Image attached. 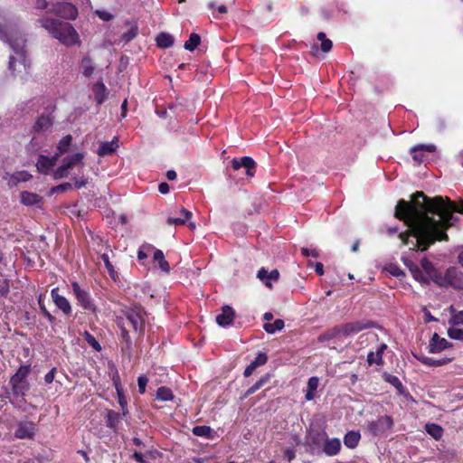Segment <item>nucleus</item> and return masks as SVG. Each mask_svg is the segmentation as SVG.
Returning a JSON list of instances; mask_svg holds the SVG:
<instances>
[{
    "instance_id": "a878e982",
    "label": "nucleus",
    "mask_w": 463,
    "mask_h": 463,
    "mask_svg": "<svg viewBox=\"0 0 463 463\" xmlns=\"http://www.w3.org/2000/svg\"><path fill=\"white\" fill-rule=\"evenodd\" d=\"M417 359L425 365L428 366H440L446 364L451 361V358L435 359L425 355L417 356Z\"/></svg>"
},
{
    "instance_id": "412c9836",
    "label": "nucleus",
    "mask_w": 463,
    "mask_h": 463,
    "mask_svg": "<svg viewBox=\"0 0 463 463\" xmlns=\"http://www.w3.org/2000/svg\"><path fill=\"white\" fill-rule=\"evenodd\" d=\"M387 348V345L385 344H382L375 352H370L367 355V362L370 365L377 364V365H383V354L384 350Z\"/></svg>"
},
{
    "instance_id": "a211bd4d",
    "label": "nucleus",
    "mask_w": 463,
    "mask_h": 463,
    "mask_svg": "<svg viewBox=\"0 0 463 463\" xmlns=\"http://www.w3.org/2000/svg\"><path fill=\"white\" fill-rule=\"evenodd\" d=\"M257 277L265 284V286L271 288V282L279 279V273L277 269H273L269 272L262 268L258 271Z\"/></svg>"
},
{
    "instance_id": "7ed1b4c3",
    "label": "nucleus",
    "mask_w": 463,
    "mask_h": 463,
    "mask_svg": "<svg viewBox=\"0 0 463 463\" xmlns=\"http://www.w3.org/2000/svg\"><path fill=\"white\" fill-rule=\"evenodd\" d=\"M37 23L52 37L59 40L66 46H71L79 43V34L73 26L67 22L43 17L39 18Z\"/></svg>"
},
{
    "instance_id": "a19ab883",
    "label": "nucleus",
    "mask_w": 463,
    "mask_h": 463,
    "mask_svg": "<svg viewBox=\"0 0 463 463\" xmlns=\"http://www.w3.org/2000/svg\"><path fill=\"white\" fill-rule=\"evenodd\" d=\"M30 372L29 366H21L14 375L11 378V382L25 381Z\"/></svg>"
},
{
    "instance_id": "6ab92c4d",
    "label": "nucleus",
    "mask_w": 463,
    "mask_h": 463,
    "mask_svg": "<svg viewBox=\"0 0 463 463\" xmlns=\"http://www.w3.org/2000/svg\"><path fill=\"white\" fill-rule=\"evenodd\" d=\"M43 200L39 194L28 191H24L20 194V202L25 206H33L39 204Z\"/></svg>"
},
{
    "instance_id": "f3484780",
    "label": "nucleus",
    "mask_w": 463,
    "mask_h": 463,
    "mask_svg": "<svg viewBox=\"0 0 463 463\" xmlns=\"http://www.w3.org/2000/svg\"><path fill=\"white\" fill-rule=\"evenodd\" d=\"M52 298L54 304L59 307L65 315L71 313V307L66 298L59 295L58 288H53L51 292Z\"/></svg>"
},
{
    "instance_id": "ddd939ff",
    "label": "nucleus",
    "mask_w": 463,
    "mask_h": 463,
    "mask_svg": "<svg viewBox=\"0 0 463 463\" xmlns=\"http://www.w3.org/2000/svg\"><path fill=\"white\" fill-rule=\"evenodd\" d=\"M32 175L27 171H17L14 174L6 173L4 179L7 181L10 187L17 185L21 182H27L32 179Z\"/></svg>"
},
{
    "instance_id": "603ef678",
    "label": "nucleus",
    "mask_w": 463,
    "mask_h": 463,
    "mask_svg": "<svg viewBox=\"0 0 463 463\" xmlns=\"http://www.w3.org/2000/svg\"><path fill=\"white\" fill-rule=\"evenodd\" d=\"M434 281L436 284H438L440 287H449L446 273L444 275L436 276V278L434 279Z\"/></svg>"
},
{
    "instance_id": "aec40b11",
    "label": "nucleus",
    "mask_w": 463,
    "mask_h": 463,
    "mask_svg": "<svg viewBox=\"0 0 463 463\" xmlns=\"http://www.w3.org/2000/svg\"><path fill=\"white\" fill-rule=\"evenodd\" d=\"M92 91L97 104H102L107 99L108 90L101 80L93 85Z\"/></svg>"
},
{
    "instance_id": "c756f323",
    "label": "nucleus",
    "mask_w": 463,
    "mask_h": 463,
    "mask_svg": "<svg viewBox=\"0 0 463 463\" xmlns=\"http://www.w3.org/2000/svg\"><path fill=\"white\" fill-rule=\"evenodd\" d=\"M270 379V375L269 373L261 376L251 387H250L247 392L244 394V397H247L255 392H257L259 389L263 387Z\"/></svg>"
},
{
    "instance_id": "49530a36",
    "label": "nucleus",
    "mask_w": 463,
    "mask_h": 463,
    "mask_svg": "<svg viewBox=\"0 0 463 463\" xmlns=\"http://www.w3.org/2000/svg\"><path fill=\"white\" fill-rule=\"evenodd\" d=\"M121 335H122V338H123V341H124V345L122 346V349L126 350V351H130V349H131V339H130L128 332L127 331L126 328H122L121 329Z\"/></svg>"
},
{
    "instance_id": "ea45409f",
    "label": "nucleus",
    "mask_w": 463,
    "mask_h": 463,
    "mask_svg": "<svg viewBox=\"0 0 463 463\" xmlns=\"http://www.w3.org/2000/svg\"><path fill=\"white\" fill-rule=\"evenodd\" d=\"M340 336H341V334H340L338 326H335L333 328L326 331L325 334L321 335L318 337V340L320 342H323V341L330 340V339H333L335 337H340Z\"/></svg>"
},
{
    "instance_id": "3c124183",
    "label": "nucleus",
    "mask_w": 463,
    "mask_h": 463,
    "mask_svg": "<svg viewBox=\"0 0 463 463\" xmlns=\"http://www.w3.org/2000/svg\"><path fill=\"white\" fill-rule=\"evenodd\" d=\"M187 222L184 217H168L166 222L168 225H183Z\"/></svg>"
},
{
    "instance_id": "bf43d9fd",
    "label": "nucleus",
    "mask_w": 463,
    "mask_h": 463,
    "mask_svg": "<svg viewBox=\"0 0 463 463\" xmlns=\"http://www.w3.org/2000/svg\"><path fill=\"white\" fill-rule=\"evenodd\" d=\"M332 46H333L332 41L329 39H326V41H323L321 43V50L324 52H329L331 50Z\"/></svg>"
},
{
    "instance_id": "37998d69",
    "label": "nucleus",
    "mask_w": 463,
    "mask_h": 463,
    "mask_svg": "<svg viewBox=\"0 0 463 463\" xmlns=\"http://www.w3.org/2000/svg\"><path fill=\"white\" fill-rule=\"evenodd\" d=\"M119 420V414L113 411H109L107 415V426L115 429Z\"/></svg>"
},
{
    "instance_id": "f257e3e1",
    "label": "nucleus",
    "mask_w": 463,
    "mask_h": 463,
    "mask_svg": "<svg viewBox=\"0 0 463 463\" xmlns=\"http://www.w3.org/2000/svg\"><path fill=\"white\" fill-rule=\"evenodd\" d=\"M453 213L463 214V203L458 206L448 197L430 198L422 192L411 195V201L400 200L395 207L394 216L409 227L407 232L399 234L403 244L409 238H415L413 249L428 250L437 241H449L447 231L457 221Z\"/></svg>"
},
{
    "instance_id": "b1692460",
    "label": "nucleus",
    "mask_w": 463,
    "mask_h": 463,
    "mask_svg": "<svg viewBox=\"0 0 463 463\" xmlns=\"http://www.w3.org/2000/svg\"><path fill=\"white\" fill-rule=\"evenodd\" d=\"M84 156H85L84 153H76L72 156H66L62 160V165L69 170L73 168L77 165L83 166L84 165V163H83Z\"/></svg>"
},
{
    "instance_id": "f704fd0d",
    "label": "nucleus",
    "mask_w": 463,
    "mask_h": 463,
    "mask_svg": "<svg viewBox=\"0 0 463 463\" xmlns=\"http://www.w3.org/2000/svg\"><path fill=\"white\" fill-rule=\"evenodd\" d=\"M213 430L209 426L205 425L196 426L193 429V433L195 436L199 437H205L211 439L213 438Z\"/></svg>"
},
{
    "instance_id": "c9c22d12",
    "label": "nucleus",
    "mask_w": 463,
    "mask_h": 463,
    "mask_svg": "<svg viewBox=\"0 0 463 463\" xmlns=\"http://www.w3.org/2000/svg\"><path fill=\"white\" fill-rule=\"evenodd\" d=\"M263 327L267 333L274 334L284 327V321L281 319H276L273 323H266Z\"/></svg>"
},
{
    "instance_id": "9b49d317",
    "label": "nucleus",
    "mask_w": 463,
    "mask_h": 463,
    "mask_svg": "<svg viewBox=\"0 0 463 463\" xmlns=\"http://www.w3.org/2000/svg\"><path fill=\"white\" fill-rule=\"evenodd\" d=\"M449 287L456 289L463 288V272L457 268H449L446 271Z\"/></svg>"
},
{
    "instance_id": "1a4fd4ad",
    "label": "nucleus",
    "mask_w": 463,
    "mask_h": 463,
    "mask_svg": "<svg viewBox=\"0 0 463 463\" xmlns=\"http://www.w3.org/2000/svg\"><path fill=\"white\" fill-rule=\"evenodd\" d=\"M372 326L371 323L364 321L349 322L338 326L341 336H349L350 335L357 334L366 328Z\"/></svg>"
},
{
    "instance_id": "39448f33",
    "label": "nucleus",
    "mask_w": 463,
    "mask_h": 463,
    "mask_svg": "<svg viewBox=\"0 0 463 463\" xmlns=\"http://www.w3.org/2000/svg\"><path fill=\"white\" fill-rule=\"evenodd\" d=\"M146 311L141 307H135L125 311L127 321L137 332H142L145 326Z\"/></svg>"
},
{
    "instance_id": "052dcab7",
    "label": "nucleus",
    "mask_w": 463,
    "mask_h": 463,
    "mask_svg": "<svg viewBox=\"0 0 463 463\" xmlns=\"http://www.w3.org/2000/svg\"><path fill=\"white\" fill-rule=\"evenodd\" d=\"M71 188V184L64 183L52 189L53 192H64Z\"/></svg>"
},
{
    "instance_id": "8fccbe9b",
    "label": "nucleus",
    "mask_w": 463,
    "mask_h": 463,
    "mask_svg": "<svg viewBox=\"0 0 463 463\" xmlns=\"http://www.w3.org/2000/svg\"><path fill=\"white\" fill-rule=\"evenodd\" d=\"M268 356L264 353H259L257 357L251 362L256 367L263 365L267 363Z\"/></svg>"
},
{
    "instance_id": "09e8293b",
    "label": "nucleus",
    "mask_w": 463,
    "mask_h": 463,
    "mask_svg": "<svg viewBox=\"0 0 463 463\" xmlns=\"http://www.w3.org/2000/svg\"><path fill=\"white\" fill-rule=\"evenodd\" d=\"M10 291L9 280L0 279V296L6 298Z\"/></svg>"
},
{
    "instance_id": "58836bf2",
    "label": "nucleus",
    "mask_w": 463,
    "mask_h": 463,
    "mask_svg": "<svg viewBox=\"0 0 463 463\" xmlns=\"http://www.w3.org/2000/svg\"><path fill=\"white\" fill-rule=\"evenodd\" d=\"M174 398L172 391L167 387H160L156 392V399L160 401H171Z\"/></svg>"
},
{
    "instance_id": "0eeeda50",
    "label": "nucleus",
    "mask_w": 463,
    "mask_h": 463,
    "mask_svg": "<svg viewBox=\"0 0 463 463\" xmlns=\"http://www.w3.org/2000/svg\"><path fill=\"white\" fill-rule=\"evenodd\" d=\"M392 424L393 421L392 417L384 415L379 417L376 420L369 421L367 424V429L373 435L379 436L392 428Z\"/></svg>"
},
{
    "instance_id": "680f3d73",
    "label": "nucleus",
    "mask_w": 463,
    "mask_h": 463,
    "mask_svg": "<svg viewBox=\"0 0 463 463\" xmlns=\"http://www.w3.org/2000/svg\"><path fill=\"white\" fill-rule=\"evenodd\" d=\"M55 376V368H52L50 372H48L44 376V381L46 383H52L54 380Z\"/></svg>"
},
{
    "instance_id": "4468645a",
    "label": "nucleus",
    "mask_w": 463,
    "mask_h": 463,
    "mask_svg": "<svg viewBox=\"0 0 463 463\" xmlns=\"http://www.w3.org/2000/svg\"><path fill=\"white\" fill-rule=\"evenodd\" d=\"M34 424L33 422H19L14 431L17 439H32L34 434Z\"/></svg>"
},
{
    "instance_id": "338daca9",
    "label": "nucleus",
    "mask_w": 463,
    "mask_h": 463,
    "mask_svg": "<svg viewBox=\"0 0 463 463\" xmlns=\"http://www.w3.org/2000/svg\"><path fill=\"white\" fill-rule=\"evenodd\" d=\"M193 213L186 210L185 208L182 207L180 209V217H184V219H186L187 221L191 219Z\"/></svg>"
},
{
    "instance_id": "cd10ccee",
    "label": "nucleus",
    "mask_w": 463,
    "mask_h": 463,
    "mask_svg": "<svg viewBox=\"0 0 463 463\" xmlns=\"http://www.w3.org/2000/svg\"><path fill=\"white\" fill-rule=\"evenodd\" d=\"M127 24L129 25V28L121 36L122 41H124L125 43H128L131 40H133L137 35V31H138L137 22H135V21L128 22Z\"/></svg>"
},
{
    "instance_id": "4be33fe9",
    "label": "nucleus",
    "mask_w": 463,
    "mask_h": 463,
    "mask_svg": "<svg viewBox=\"0 0 463 463\" xmlns=\"http://www.w3.org/2000/svg\"><path fill=\"white\" fill-rule=\"evenodd\" d=\"M118 139L115 137L110 142H100L99 148L97 150V154L99 156H105L112 155L118 148Z\"/></svg>"
},
{
    "instance_id": "6e6552de",
    "label": "nucleus",
    "mask_w": 463,
    "mask_h": 463,
    "mask_svg": "<svg viewBox=\"0 0 463 463\" xmlns=\"http://www.w3.org/2000/svg\"><path fill=\"white\" fill-rule=\"evenodd\" d=\"M255 165V161L250 156L233 158L232 161V166L234 170L238 171L243 168L245 170V175L249 177L254 176Z\"/></svg>"
},
{
    "instance_id": "473e14b6",
    "label": "nucleus",
    "mask_w": 463,
    "mask_h": 463,
    "mask_svg": "<svg viewBox=\"0 0 463 463\" xmlns=\"http://www.w3.org/2000/svg\"><path fill=\"white\" fill-rule=\"evenodd\" d=\"M10 383L12 384L13 393L16 396L24 395L25 392L28 390V383H26V381H10Z\"/></svg>"
},
{
    "instance_id": "bb28decb",
    "label": "nucleus",
    "mask_w": 463,
    "mask_h": 463,
    "mask_svg": "<svg viewBox=\"0 0 463 463\" xmlns=\"http://www.w3.org/2000/svg\"><path fill=\"white\" fill-rule=\"evenodd\" d=\"M450 318L449 320V323L452 326H461L463 325V311H458L454 306H450L448 308Z\"/></svg>"
},
{
    "instance_id": "e2e57ef3",
    "label": "nucleus",
    "mask_w": 463,
    "mask_h": 463,
    "mask_svg": "<svg viewBox=\"0 0 463 463\" xmlns=\"http://www.w3.org/2000/svg\"><path fill=\"white\" fill-rule=\"evenodd\" d=\"M256 366L253 364V363H250L244 370L243 375L245 377L250 376L253 372L256 370Z\"/></svg>"
},
{
    "instance_id": "393cba45",
    "label": "nucleus",
    "mask_w": 463,
    "mask_h": 463,
    "mask_svg": "<svg viewBox=\"0 0 463 463\" xmlns=\"http://www.w3.org/2000/svg\"><path fill=\"white\" fill-rule=\"evenodd\" d=\"M53 123V118L51 115H42L38 118L34 125V130L37 132L47 131L51 128Z\"/></svg>"
},
{
    "instance_id": "20e7f679",
    "label": "nucleus",
    "mask_w": 463,
    "mask_h": 463,
    "mask_svg": "<svg viewBox=\"0 0 463 463\" xmlns=\"http://www.w3.org/2000/svg\"><path fill=\"white\" fill-rule=\"evenodd\" d=\"M35 8L49 9V11L58 13L67 19H75L77 16V9L69 3H59L50 7L47 0H35Z\"/></svg>"
},
{
    "instance_id": "79ce46f5",
    "label": "nucleus",
    "mask_w": 463,
    "mask_h": 463,
    "mask_svg": "<svg viewBox=\"0 0 463 463\" xmlns=\"http://www.w3.org/2000/svg\"><path fill=\"white\" fill-rule=\"evenodd\" d=\"M383 377L385 382L394 386L397 390L400 391L402 388V384L397 376L384 373Z\"/></svg>"
},
{
    "instance_id": "2f4dec72",
    "label": "nucleus",
    "mask_w": 463,
    "mask_h": 463,
    "mask_svg": "<svg viewBox=\"0 0 463 463\" xmlns=\"http://www.w3.org/2000/svg\"><path fill=\"white\" fill-rule=\"evenodd\" d=\"M80 68L85 77L90 78L94 72L95 67L90 57H84L81 60Z\"/></svg>"
},
{
    "instance_id": "a18cd8bd",
    "label": "nucleus",
    "mask_w": 463,
    "mask_h": 463,
    "mask_svg": "<svg viewBox=\"0 0 463 463\" xmlns=\"http://www.w3.org/2000/svg\"><path fill=\"white\" fill-rule=\"evenodd\" d=\"M84 335L86 341L93 349H95L96 351H99L101 349L100 345L92 335H90L89 332H85Z\"/></svg>"
},
{
    "instance_id": "7c9ffc66",
    "label": "nucleus",
    "mask_w": 463,
    "mask_h": 463,
    "mask_svg": "<svg viewBox=\"0 0 463 463\" xmlns=\"http://www.w3.org/2000/svg\"><path fill=\"white\" fill-rule=\"evenodd\" d=\"M156 43L160 48H168L174 43V37L166 33H161L156 37Z\"/></svg>"
},
{
    "instance_id": "423d86ee",
    "label": "nucleus",
    "mask_w": 463,
    "mask_h": 463,
    "mask_svg": "<svg viewBox=\"0 0 463 463\" xmlns=\"http://www.w3.org/2000/svg\"><path fill=\"white\" fill-rule=\"evenodd\" d=\"M71 288L78 304L86 311L95 312L96 307L90 293L82 289L77 282H73Z\"/></svg>"
},
{
    "instance_id": "9d476101",
    "label": "nucleus",
    "mask_w": 463,
    "mask_h": 463,
    "mask_svg": "<svg viewBox=\"0 0 463 463\" xmlns=\"http://www.w3.org/2000/svg\"><path fill=\"white\" fill-rule=\"evenodd\" d=\"M436 150V146L432 144L429 145H417L411 148L410 152L412 156V159L418 163L420 164L425 159L424 153H432Z\"/></svg>"
},
{
    "instance_id": "6e6d98bb",
    "label": "nucleus",
    "mask_w": 463,
    "mask_h": 463,
    "mask_svg": "<svg viewBox=\"0 0 463 463\" xmlns=\"http://www.w3.org/2000/svg\"><path fill=\"white\" fill-rule=\"evenodd\" d=\"M318 383H319V380L317 377H311L308 379V382H307V390H311V391H317V387H318Z\"/></svg>"
},
{
    "instance_id": "4d7b16f0",
    "label": "nucleus",
    "mask_w": 463,
    "mask_h": 463,
    "mask_svg": "<svg viewBox=\"0 0 463 463\" xmlns=\"http://www.w3.org/2000/svg\"><path fill=\"white\" fill-rule=\"evenodd\" d=\"M101 258H102V260L105 263V266H106L108 271L109 272V274L113 275L115 270H114L113 265L109 261V256L107 254H103Z\"/></svg>"
},
{
    "instance_id": "2eb2a0df",
    "label": "nucleus",
    "mask_w": 463,
    "mask_h": 463,
    "mask_svg": "<svg viewBox=\"0 0 463 463\" xmlns=\"http://www.w3.org/2000/svg\"><path fill=\"white\" fill-rule=\"evenodd\" d=\"M235 312L230 306H223L222 313L216 317V322L220 326H230L234 319Z\"/></svg>"
},
{
    "instance_id": "5fc2aeb1",
    "label": "nucleus",
    "mask_w": 463,
    "mask_h": 463,
    "mask_svg": "<svg viewBox=\"0 0 463 463\" xmlns=\"http://www.w3.org/2000/svg\"><path fill=\"white\" fill-rule=\"evenodd\" d=\"M301 252L305 257H313L317 258L319 256V252L317 249H308V248H302Z\"/></svg>"
},
{
    "instance_id": "4c0bfd02",
    "label": "nucleus",
    "mask_w": 463,
    "mask_h": 463,
    "mask_svg": "<svg viewBox=\"0 0 463 463\" xmlns=\"http://www.w3.org/2000/svg\"><path fill=\"white\" fill-rule=\"evenodd\" d=\"M72 141V137L71 135H67L62 137L58 144L59 156L64 154L69 151L70 146Z\"/></svg>"
},
{
    "instance_id": "c85d7f7f",
    "label": "nucleus",
    "mask_w": 463,
    "mask_h": 463,
    "mask_svg": "<svg viewBox=\"0 0 463 463\" xmlns=\"http://www.w3.org/2000/svg\"><path fill=\"white\" fill-rule=\"evenodd\" d=\"M360 438L361 436L359 432L350 431L345 436L344 443L347 448L354 449L357 446Z\"/></svg>"
},
{
    "instance_id": "5701e85b",
    "label": "nucleus",
    "mask_w": 463,
    "mask_h": 463,
    "mask_svg": "<svg viewBox=\"0 0 463 463\" xmlns=\"http://www.w3.org/2000/svg\"><path fill=\"white\" fill-rule=\"evenodd\" d=\"M341 449V442L339 439H326L325 441L323 451L328 456L336 455Z\"/></svg>"
},
{
    "instance_id": "de8ad7c7",
    "label": "nucleus",
    "mask_w": 463,
    "mask_h": 463,
    "mask_svg": "<svg viewBox=\"0 0 463 463\" xmlns=\"http://www.w3.org/2000/svg\"><path fill=\"white\" fill-rule=\"evenodd\" d=\"M69 175V169H67L62 164L53 173L55 179H61L67 177Z\"/></svg>"
},
{
    "instance_id": "13d9d810",
    "label": "nucleus",
    "mask_w": 463,
    "mask_h": 463,
    "mask_svg": "<svg viewBox=\"0 0 463 463\" xmlns=\"http://www.w3.org/2000/svg\"><path fill=\"white\" fill-rule=\"evenodd\" d=\"M96 14L100 19L106 22L110 21L113 18V15L106 11H97Z\"/></svg>"
},
{
    "instance_id": "69168bd1",
    "label": "nucleus",
    "mask_w": 463,
    "mask_h": 463,
    "mask_svg": "<svg viewBox=\"0 0 463 463\" xmlns=\"http://www.w3.org/2000/svg\"><path fill=\"white\" fill-rule=\"evenodd\" d=\"M158 266L161 269V270L164 272H169V270H170L169 263L165 259H163V260H160L158 262Z\"/></svg>"
},
{
    "instance_id": "0e129e2a",
    "label": "nucleus",
    "mask_w": 463,
    "mask_h": 463,
    "mask_svg": "<svg viewBox=\"0 0 463 463\" xmlns=\"http://www.w3.org/2000/svg\"><path fill=\"white\" fill-rule=\"evenodd\" d=\"M284 454L289 462L296 458V452L293 449H285Z\"/></svg>"
},
{
    "instance_id": "f8f14e48",
    "label": "nucleus",
    "mask_w": 463,
    "mask_h": 463,
    "mask_svg": "<svg viewBox=\"0 0 463 463\" xmlns=\"http://www.w3.org/2000/svg\"><path fill=\"white\" fill-rule=\"evenodd\" d=\"M450 345L451 344L447 339L434 333L429 344V352L431 354L439 353L449 348Z\"/></svg>"
},
{
    "instance_id": "c03bdc74",
    "label": "nucleus",
    "mask_w": 463,
    "mask_h": 463,
    "mask_svg": "<svg viewBox=\"0 0 463 463\" xmlns=\"http://www.w3.org/2000/svg\"><path fill=\"white\" fill-rule=\"evenodd\" d=\"M448 335L451 339L463 341V329L450 327L448 329Z\"/></svg>"
},
{
    "instance_id": "f03ea898",
    "label": "nucleus",
    "mask_w": 463,
    "mask_h": 463,
    "mask_svg": "<svg viewBox=\"0 0 463 463\" xmlns=\"http://www.w3.org/2000/svg\"><path fill=\"white\" fill-rule=\"evenodd\" d=\"M0 39L7 42L14 52L9 59L8 69L14 76H19L22 80L29 73L30 62L26 58L24 35L19 32L7 33L0 24Z\"/></svg>"
},
{
    "instance_id": "72a5a7b5",
    "label": "nucleus",
    "mask_w": 463,
    "mask_h": 463,
    "mask_svg": "<svg viewBox=\"0 0 463 463\" xmlns=\"http://www.w3.org/2000/svg\"><path fill=\"white\" fill-rule=\"evenodd\" d=\"M425 430L427 433L433 437L435 439H439L443 435V429L435 423L426 424Z\"/></svg>"
},
{
    "instance_id": "864d4df0",
    "label": "nucleus",
    "mask_w": 463,
    "mask_h": 463,
    "mask_svg": "<svg viewBox=\"0 0 463 463\" xmlns=\"http://www.w3.org/2000/svg\"><path fill=\"white\" fill-rule=\"evenodd\" d=\"M147 378L144 375L139 376L137 379L138 391L140 393H144L146 392V386L147 384Z\"/></svg>"
},
{
    "instance_id": "e433bc0d",
    "label": "nucleus",
    "mask_w": 463,
    "mask_h": 463,
    "mask_svg": "<svg viewBox=\"0 0 463 463\" xmlns=\"http://www.w3.org/2000/svg\"><path fill=\"white\" fill-rule=\"evenodd\" d=\"M201 43V37L197 33H191L189 40L184 43V49L194 51Z\"/></svg>"
},
{
    "instance_id": "dca6fc26",
    "label": "nucleus",
    "mask_w": 463,
    "mask_h": 463,
    "mask_svg": "<svg viewBox=\"0 0 463 463\" xmlns=\"http://www.w3.org/2000/svg\"><path fill=\"white\" fill-rule=\"evenodd\" d=\"M59 157V154H55L53 156L49 157L46 156H40L37 163L36 167L39 172L43 174H47L48 171L55 165L57 159Z\"/></svg>"
},
{
    "instance_id": "774afa93",
    "label": "nucleus",
    "mask_w": 463,
    "mask_h": 463,
    "mask_svg": "<svg viewBox=\"0 0 463 463\" xmlns=\"http://www.w3.org/2000/svg\"><path fill=\"white\" fill-rule=\"evenodd\" d=\"M165 259V255L161 250H156L154 252V260L157 262L163 260Z\"/></svg>"
}]
</instances>
